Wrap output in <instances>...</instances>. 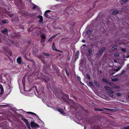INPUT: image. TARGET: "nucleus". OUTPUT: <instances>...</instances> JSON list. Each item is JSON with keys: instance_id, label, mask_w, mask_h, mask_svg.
Listing matches in <instances>:
<instances>
[{"instance_id": "21", "label": "nucleus", "mask_w": 129, "mask_h": 129, "mask_svg": "<svg viewBox=\"0 0 129 129\" xmlns=\"http://www.w3.org/2000/svg\"><path fill=\"white\" fill-rule=\"evenodd\" d=\"M54 45H55L54 43H53L52 46V49L53 50H55V51H57V50L56 49L55 47L54 46Z\"/></svg>"}, {"instance_id": "26", "label": "nucleus", "mask_w": 129, "mask_h": 129, "mask_svg": "<svg viewBox=\"0 0 129 129\" xmlns=\"http://www.w3.org/2000/svg\"><path fill=\"white\" fill-rule=\"evenodd\" d=\"M33 5H34V6L33 7V9H35L37 7H38L36 5L33 4Z\"/></svg>"}, {"instance_id": "10", "label": "nucleus", "mask_w": 129, "mask_h": 129, "mask_svg": "<svg viewBox=\"0 0 129 129\" xmlns=\"http://www.w3.org/2000/svg\"><path fill=\"white\" fill-rule=\"evenodd\" d=\"M38 18L40 19L39 20V23H41L43 22V19L42 16L41 15H39L38 16Z\"/></svg>"}, {"instance_id": "55", "label": "nucleus", "mask_w": 129, "mask_h": 129, "mask_svg": "<svg viewBox=\"0 0 129 129\" xmlns=\"http://www.w3.org/2000/svg\"><path fill=\"white\" fill-rule=\"evenodd\" d=\"M70 7H67L65 9V10H66V11H67V10L69 9V8H70Z\"/></svg>"}, {"instance_id": "60", "label": "nucleus", "mask_w": 129, "mask_h": 129, "mask_svg": "<svg viewBox=\"0 0 129 129\" xmlns=\"http://www.w3.org/2000/svg\"><path fill=\"white\" fill-rule=\"evenodd\" d=\"M26 125L27 126V127H28V126H29L30 125V124H29V123H28V124H27Z\"/></svg>"}, {"instance_id": "33", "label": "nucleus", "mask_w": 129, "mask_h": 129, "mask_svg": "<svg viewBox=\"0 0 129 129\" xmlns=\"http://www.w3.org/2000/svg\"><path fill=\"white\" fill-rule=\"evenodd\" d=\"M114 55L115 57H118L119 56V53H115L114 54Z\"/></svg>"}, {"instance_id": "31", "label": "nucleus", "mask_w": 129, "mask_h": 129, "mask_svg": "<svg viewBox=\"0 0 129 129\" xmlns=\"http://www.w3.org/2000/svg\"><path fill=\"white\" fill-rule=\"evenodd\" d=\"M1 91L0 93V94L2 95L3 94L4 92V89H1Z\"/></svg>"}, {"instance_id": "64", "label": "nucleus", "mask_w": 129, "mask_h": 129, "mask_svg": "<svg viewBox=\"0 0 129 129\" xmlns=\"http://www.w3.org/2000/svg\"><path fill=\"white\" fill-rule=\"evenodd\" d=\"M86 46V45L85 44H84L82 46L83 47H84V46Z\"/></svg>"}, {"instance_id": "23", "label": "nucleus", "mask_w": 129, "mask_h": 129, "mask_svg": "<svg viewBox=\"0 0 129 129\" xmlns=\"http://www.w3.org/2000/svg\"><path fill=\"white\" fill-rule=\"evenodd\" d=\"M39 127V125L37 123H35L34 127L35 128H38Z\"/></svg>"}, {"instance_id": "25", "label": "nucleus", "mask_w": 129, "mask_h": 129, "mask_svg": "<svg viewBox=\"0 0 129 129\" xmlns=\"http://www.w3.org/2000/svg\"><path fill=\"white\" fill-rule=\"evenodd\" d=\"M91 33V31L90 30H88L87 31L86 34L87 35H89Z\"/></svg>"}, {"instance_id": "49", "label": "nucleus", "mask_w": 129, "mask_h": 129, "mask_svg": "<svg viewBox=\"0 0 129 129\" xmlns=\"http://www.w3.org/2000/svg\"><path fill=\"white\" fill-rule=\"evenodd\" d=\"M9 55H10V56H11L12 55V53L11 52V51H10L9 52Z\"/></svg>"}, {"instance_id": "22", "label": "nucleus", "mask_w": 129, "mask_h": 129, "mask_svg": "<svg viewBox=\"0 0 129 129\" xmlns=\"http://www.w3.org/2000/svg\"><path fill=\"white\" fill-rule=\"evenodd\" d=\"M88 52L89 53V55H90L91 54L92 52V49L91 48H89L88 50Z\"/></svg>"}, {"instance_id": "58", "label": "nucleus", "mask_w": 129, "mask_h": 129, "mask_svg": "<svg viewBox=\"0 0 129 129\" xmlns=\"http://www.w3.org/2000/svg\"><path fill=\"white\" fill-rule=\"evenodd\" d=\"M45 41V40L42 39H41V42H44V41Z\"/></svg>"}, {"instance_id": "7", "label": "nucleus", "mask_w": 129, "mask_h": 129, "mask_svg": "<svg viewBox=\"0 0 129 129\" xmlns=\"http://www.w3.org/2000/svg\"><path fill=\"white\" fill-rule=\"evenodd\" d=\"M31 89L29 90H25V89H20V92L23 94H26L29 92Z\"/></svg>"}, {"instance_id": "38", "label": "nucleus", "mask_w": 129, "mask_h": 129, "mask_svg": "<svg viewBox=\"0 0 129 129\" xmlns=\"http://www.w3.org/2000/svg\"><path fill=\"white\" fill-rule=\"evenodd\" d=\"M116 95L118 96H121V94L120 93H117L116 94Z\"/></svg>"}, {"instance_id": "61", "label": "nucleus", "mask_w": 129, "mask_h": 129, "mask_svg": "<svg viewBox=\"0 0 129 129\" xmlns=\"http://www.w3.org/2000/svg\"><path fill=\"white\" fill-rule=\"evenodd\" d=\"M70 57H69L68 58L67 60H69L70 59Z\"/></svg>"}, {"instance_id": "20", "label": "nucleus", "mask_w": 129, "mask_h": 129, "mask_svg": "<svg viewBox=\"0 0 129 129\" xmlns=\"http://www.w3.org/2000/svg\"><path fill=\"white\" fill-rule=\"evenodd\" d=\"M35 123L34 121H31L30 122V125L32 127H34Z\"/></svg>"}, {"instance_id": "57", "label": "nucleus", "mask_w": 129, "mask_h": 129, "mask_svg": "<svg viewBox=\"0 0 129 129\" xmlns=\"http://www.w3.org/2000/svg\"><path fill=\"white\" fill-rule=\"evenodd\" d=\"M2 75L3 76H4L5 77L7 76V75H6L5 74H3Z\"/></svg>"}, {"instance_id": "15", "label": "nucleus", "mask_w": 129, "mask_h": 129, "mask_svg": "<svg viewBox=\"0 0 129 129\" xmlns=\"http://www.w3.org/2000/svg\"><path fill=\"white\" fill-rule=\"evenodd\" d=\"M22 82L23 83V84L24 87V89H25V79L23 78L22 80Z\"/></svg>"}, {"instance_id": "1", "label": "nucleus", "mask_w": 129, "mask_h": 129, "mask_svg": "<svg viewBox=\"0 0 129 129\" xmlns=\"http://www.w3.org/2000/svg\"><path fill=\"white\" fill-rule=\"evenodd\" d=\"M121 68L122 67H119L116 70L111 69L109 70V73L111 75H113L116 72H118L119 71Z\"/></svg>"}, {"instance_id": "18", "label": "nucleus", "mask_w": 129, "mask_h": 129, "mask_svg": "<svg viewBox=\"0 0 129 129\" xmlns=\"http://www.w3.org/2000/svg\"><path fill=\"white\" fill-rule=\"evenodd\" d=\"M117 48V46H113L112 48V50H116Z\"/></svg>"}, {"instance_id": "6", "label": "nucleus", "mask_w": 129, "mask_h": 129, "mask_svg": "<svg viewBox=\"0 0 129 129\" xmlns=\"http://www.w3.org/2000/svg\"><path fill=\"white\" fill-rule=\"evenodd\" d=\"M55 110H56L59 112L61 114H64V112L63 109L62 108H61L59 107H56L55 108Z\"/></svg>"}, {"instance_id": "59", "label": "nucleus", "mask_w": 129, "mask_h": 129, "mask_svg": "<svg viewBox=\"0 0 129 129\" xmlns=\"http://www.w3.org/2000/svg\"><path fill=\"white\" fill-rule=\"evenodd\" d=\"M27 127L28 129H31V128L30 127V125L29 126H28Z\"/></svg>"}, {"instance_id": "11", "label": "nucleus", "mask_w": 129, "mask_h": 129, "mask_svg": "<svg viewBox=\"0 0 129 129\" xmlns=\"http://www.w3.org/2000/svg\"><path fill=\"white\" fill-rule=\"evenodd\" d=\"M27 113H28V114H32V115H34L36 116H37V118H38V119L39 120L41 121V120L39 118L38 116L35 113H34L33 112H27Z\"/></svg>"}, {"instance_id": "29", "label": "nucleus", "mask_w": 129, "mask_h": 129, "mask_svg": "<svg viewBox=\"0 0 129 129\" xmlns=\"http://www.w3.org/2000/svg\"><path fill=\"white\" fill-rule=\"evenodd\" d=\"M41 37L42 39L45 40V37L44 35H42L41 36Z\"/></svg>"}, {"instance_id": "40", "label": "nucleus", "mask_w": 129, "mask_h": 129, "mask_svg": "<svg viewBox=\"0 0 129 129\" xmlns=\"http://www.w3.org/2000/svg\"><path fill=\"white\" fill-rule=\"evenodd\" d=\"M86 75H87V78H88V79H90V77L89 75L88 74H86Z\"/></svg>"}, {"instance_id": "34", "label": "nucleus", "mask_w": 129, "mask_h": 129, "mask_svg": "<svg viewBox=\"0 0 129 129\" xmlns=\"http://www.w3.org/2000/svg\"><path fill=\"white\" fill-rule=\"evenodd\" d=\"M44 15H45V16L47 18L48 17V15L47 13L45 12V13H44Z\"/></svg>"}, {"instance_id": "12", "label": "nucleus", "mask_w": 129, "mask_h": 129, "mask_svg": "<svg viewBox=\"0 0 129 129\" xmlns=\"http://www.w3.org/2000/svg\"><path fill=\"white\" fill-rule=\"evenodd\" d=\"M102 80L103 81L107 84L109 83V82L107 79L105 78H103L102 79Z\"/></svg>"}, {"instance_id": "44", "label": "nucleus", "mask_w": 129, "mask_h": 129, "mask_svg": "<svg viewBox=\"0 0 129 129\" xmlns=\"http://www.w3.org/2000/svg\"><path fill=\"white\" fill-rule=\"evenodd\" d=\"M120 88V87L119 86H117L114 87V89H119Z\"/></svg>"}, {"instance_id": "46", "label": "nucleus", "mask_w": 129, "mask_h": 129, "mask_svg": "<svg viewBox=\"0 0 129 129\" xmlns=\"http://www.w3.org/2000/svg\"><path fill=\"white\" fill-rule=\"evenodd\" d=\"M37 88V87L36 86H33L31 89H36Z\"/></svg>"}, {"instance_id": "3", "label": "nucleus", "mask_w": 129, "mask_h": 129, "mask_svg": "<svg viewBox=\"0 0 129 129\" xmlns=\"http://www.w3.org/2000/svg\"><path fill=\"white\" fill-rule=\"evenodd\" d=\"M93 91H94L95 93L98 95L102 93V89H93Z\"/></svg>"}, {"instance_id": "43", "label": "nucleus", "mask_w": 129, "mask_h": 129, "mask_svg": "<svg viewBox=\"0 0 129 129\" xmlns=\"http://www.w3.org/2000/svg\"><path fill=\"white\" fill-rule=\"evenodd\" d=\"M18 2V3L19 4H21L22 2L21 0H17Z\"/></svg>"}, {"instance_id": "48", "label": "nucleus", "mask_w": 129, "mask_h": 129, "mask_svg": "<svg viewBox=\"0 0 129 129\" xmlns=\"http://www.w3.org/2000/svg\"><path fill=\"white\" fill-rule=\"evenodd\" d=\"M121 50L123 52H125L126 51V50L124 48L122 49Z\"/></svg>"}, {"instance_id": "53", "label": "nucleus", "mask_w": 129, "mask_h": 129, "mask_svg": "<svg viewBox=\"0 0 129 129\" xmlns=\"http://www.w3.org/2000/svg\"><path fill=\"white\" fill-rule=\"evenodd\" d=\"M0 89H3L2 86L0 84Z\"/></svg>"}, {"instance_id": "54", "label": "nucleus", "mask_w": 129, "mask_h": 129, "mask_svg": "<svg viewBox=\"0 0 129 129\" xmlns=\"http://www.w3.org/2000/svg\"><path fill=\"white\" fill-rule=\"evenodd\" d=\"M122 1L123 2L125 3L127 1V0H122Z\"/></svg>"}, {"instance_id": "56", "label": "nucleus", "mask_w": 129, "mask_h": 129, "mask_svg": "<svg viewBox=\"0 0 129 129\" xmlns=\"http://www.w3.org/2000/svg\"><path fill=\"white\" fill-rule=\"evenodd\" d=\"M82 42L83 43H85V40L84 39L82 40Z\"/></svg>"}, {"instance_id": "41", "label": "nucleus", "mask_w": 129, "mask_h": 129, "mask_svg": "<svg viewBox=\"0 0 129 129\" xmlns=\"http://www.w3.org/2000/svg\"><path fill=\"white\" fill-rule=\"evenodd\" d=\"M104 88L105 89H112L111 88H110L109 87H108L107 86H104Z\"/></svg>"}, {"instance_id": "2", "label": "nucleus", "mask_w": 129, "mask_h": 129, "mask_svg": "<svg viewBox=\"0 0 129 129\" xmlns=\"http://www.w3.org/2000/svg\"><path fill=\"white\" fill-rule=\"evenodd\" d=\"M107 93V94H108L112 98H113V94L114 93V92L111 90L112 89H105Z\"/></svg>"}, {"instance_id": "36", "label": "nucleus", "mask_w": 129, "mask_h": 129, "mask_svg": "<svg viewBox=\"0 0 129 129\" xmlns=\"http://www.w3.org/2000/svg\"><path fill=\"white\" fill-rule=\"evenodd\" d=\"M105 110H108L109 111H113V110H114V109H109V108H105Z\"/></svg>"}, {"instance_id": "62", "label": "nucleus", "mask_w": 129, "mask_h": 129, "mask_svg": "<svg viewBox=\"0 0 129 129\" xmlns=\"http://www.w3.org/2000/svg\"><path fill=\"white\" fill-rule=\"evenodd\" d=\"M31 61L33 63H34L35 62L33 60H31Z\"/></svg>"}, {"instance_id": "35", "label": "nucleus", "mask_w": 129, "mask_h": 129, "mask_svg": "<svg viewBox=\"0 0 129 129\" xmlns=\"http://www.w3.org/2000/svg\"><path fill=\"white\" fill-rule=\"evenodd\" d=\"M65 71H66V73L67 74V75L68 76H69V73L68 71L66 69H65Z\"/></svg>"}, {"instance_id": "32", "label": "nucleus", "mask_w": 129, "mask_h": 129, "mask_svg": "<svg viewBox=\"0 0 129 129\" xmlns=\"http://www.w3.org/2000/svg\"><path fill=\"white\" fill-rule=\"evenodd\" d=\"M14 20L15 21H18V16H16L15 17V18L14 19Z\"/></svg>"}, {"instance_id": "42", "label": "nucleus", "mask_w": 129, "mask_h": 129, "mask_svg": "<svg viewBox=\"0 0 129 129\" xmlns=\"http://www.w3.org/2000/svg\"><path fill=\"white\" fill-rule=\"evenodd\" d=\"M52 38L51 37V38H50L48 40V42H49V41H51L52 39Z\"/></svg>"}, {"instance_id": "28", "label": "nucleus", "mask_w": 129, "mask_h": 129, "mask_svg": "<svg viewBox=\"0 0 129 129\" xmlns=\"http://www.w3.org/2000/svg\"><path fill=\"white\" fill-rule=\"evenodd\" d=\"M118 79L117 78H115L114 79H112V81H117L118 80Z\"/></svg>"}, {"instance_id": "14", "label": "nucleus", "mask_w": 129, "mask_h": 129, "mask_svg": "<svg viewBox=\"0 0 129 129\" xmlns=\"http://www.w3.org/2000/svg\"><path fill=\"white\" fill-rule=\"evenodd\" d=\"M2 33L5 35H7L8 33V31L7 29H5L4 30L1 31Z\"/></svg>"}, {"instance_id": "50", "label": "nucleus", "mask_w": 129, "mask_h": 129, "mask_svg": "<svg viewBox=\"0 0 129 129\" xmlns=\"http://www.w3.org/2000/svg\"><path fill=\"white\" fill-rule=\"evenodd\" d=\"M51 12V11L50 10H46L45 12L47 13H49V12Z\"/></svg>"}, {"instance_id": "17", "label": "nucleus", "mask_w": 129, "mask_h": 129, "mask_svg": "<svg viewBox=\"0 0 129 129\" xmlns=\"http://www.w3.org/2000/svg\"><path fill=\"white\" fill-rule=\"evenodd\" d=\"M42 54L43 55L47 57L48 58L50 56V55L49 54L44 52Z\"/></svg>"}, {"instance_id": "8", "label": "nucleus", "mask_w": 129, "mask_h": 129, "mask_svg": "<svg viewBox=\"0 0 129 129\" xmlns=\"http://www.w3.org/2000/svg\"><path fill=\"white\" fill-rule=\"evenodd\" d=\"M17 61L18 63L19 64H22L23 63L21 61V57H18L17 59Z\"/></svg>"}, {"instance_id": "24", "label": "nucleus", "mask_w": 129, "mask_h": 129, "mask_svg": "<svg viewBox=\"0 0 129 129\" xmlns=\"http://www.w3.org/2000/svg\"><path fill=\"white\" fill-rule=\"evenodd\" d=\"M94 110L95 111H103V110L101 109H99L97 108H95L94 109Z\"/></svg>"}, {"instance_id": "63", "label": "nucleus", "mask_w": 129, "mask_h": 129, "mask_svg": "<svg viewBox=\"0 0 129 129\" xmlns=\"http://www.w3.org/2000/svg\"><path fill=\"white\" fill-rule=\"evenodd\" d=\"M6 123H7L6 122V121L4 122H3V124H5Z\"/></svg>"}, {"instance_id": "30", "label": "nucleus", "mask_w": 129, "mask_h": 129, "mask_svg": "<svg viewBox=\"0 0 129 129\" xmlns=\"http://www.w3.org/2000/svg\"><path fill=\"white\" fill-rule=\"evenodd\" d=\"M60 34V33H59L58 34H56V35H54L52 37H51L52 38H54L55 37L58 35H59Z\"/></svg>"}, {"instance_id": "37", "label": "nucleus", "mask_w": 129, "mask_h": 129, "mask_svg": "<svg viewBox=\"0 0 129 129\" xmlns=\"http://www.w3.org/2000/svg\"><path fill=\"white\" fill-rule=\"evenodd\" d=\"M123 128L124 129H129V125L124 127Z\"/></svg>"}, {"instance_id": "27", "label": "nucleus", "mask_w": 129, "mask_h": 129, "mask_svg": "<svg viewBox=\"0 0 129 129\" xmlns=\"http://www.w3.org/2000/svg\"><path fill=\"white\" fill-rule=\"evenodd\" d=\"M64 96L67 98V99H69V95L66 94H64Z\"/></svg>"}, {"instance_id": "13", "label": "nucleus", "mask_w": 129, "mask_h": 129, "mask_svg": "<svg viewBox=\"0 0 129 129\" xmlns=\"http://www.w3.org/2000/svg\"><path fill=\"white\" fill-rule=\"evenodd\" d=\"M21 120L22 121H23L26 124H27L29 123L27 120L24 118H22Z\"/></svg>"}, {"instance_id": "39", "label": "nucleus", "mask_w": 129, "mask_h": 129, "mask_svg": "<svg viewBox=\"0 0 129 129\" xmlns=\"http://www.w3.org/2000/svg\"><path fill=\"white\" fill-rule=\"evenodd\" d=\"M89 85L91 86H93V83L91 82H89Z\"/></svg>"}, {"instance_id": "52", "label": "nucleus", "mask_w": 129, "mask_h": 129, "mask_svg": "<svg viewBox=\"0 0 129 129\" xmlns=\"http://www.w3.org/2000/svg\"><path fill=\"white\" fill-rule=\"evenodd\" d=\"M2 75H1L0 76V78L1 80H3V79H2Z\"/></svg>"}, {"instance_id": "51", "label": "nucleus", "mask_w": 129, "mask_h": 129, "mask_svg": "<svg viewBox=\"0 0 129 129\" xmlns=\"http://www.w3.org/2000/svg\"><path fill=\"white\" fill-rule=\"evenodd\" d=\"M2 22L4 23H6V21L5 20H3L2 21Z\"/></svg>"}, {"instance_id": "45", "label": "nucleus", "mask_w": 129, "mask_h": 129, "mask_svg": "<svg viewBox=\"0 0 129 129\" xmlns=\"http://www.w3.org/2000/svg\"><path fill=\"white\" fill-rule=\"evenodd\" d=\"M125 72V71L124 70H123L121 72L120 74L122 75Z\"/></svg>"}, {"instance_id": "47", "label": "nucleus", "mask_w": 129, "mask_h": 129, "mask_svg": "<svg viewBox=\"0 0 129 129\" xmlns=\"http://www.w3.org/2000/svg\"><path fill=\"white\" fill-rule=\"evenodd\" d=\"M77 79H78V80L80 82H81V81H80V77H79L78 76V77H77Z\"/></svg>"}, {"instance_id": "9", "label": "nucleus", "mask_w": 129, "mask_h": 129, "mask_svg": "<svg viewBox=\"0 0 129 129\" xmlns=\"http://www.w3.org/2000/svg\"><path fill=\"white\" fill-rule=\"evenodd\" d=\"M79 54V51H77L76 53V54L75 56V61H76V60L78 58V56Z\"/></svg>"}, {"instance_id": "5", "label": "nucleus", "mask_w": 129, "mask_h": 129, "mask_svg": "<svg viewBox=\"0 0 129 129\" xmlns=\"http://www.w3.org/2000/svg\"><path fill=\"white\" fill-rule=\"evenodd\" d=\"M52 91L54 92V93L56 96H58L59 94V93H58L57 91L60 92L61 91V89H52Z\"/></svg>"}, {"instance_id": "16", "label": "nucleus", "mask_w": 129, "mask_h": 129, "mask_svg": "<svg viewBox=\"0 0 129 129\" xmlns=\"http://www.w3.org/2000/svg\"><path fill=\"white\" fill-rule=\"evenodd\" d=\"M119 12L117 10H114L112 13V14L113 15L116 14Z\"/></svg>"}, {"instance_id": "4", "label": "nucleus", "mask_w": 129, "mask_h": 129, "mask_svg": "<svg viewBox=\"0 0 129 129\" xmlns=\"http://www.w3.org/2000/svg\"><path fill=\"white\" fill-rule=\"evenodd\" d=\"M105 49L106 48L105 47H103L99 50L98 52L96 54V55H102L103 54V52L105 50Z\"/></svg>"}, {"instance_id": "19", "label": "nucleus", "mask_w": 129, "mask_h": 129, "mask_svg": "<svg viewBox=\"0 0 129 129\" xmlns=\"http://www.w3.org/2000/svg\"><path fill=\"white\" fill-rule=\"evenodd\" d=\"M94 83L95 85L98 87H100V85L97 82V81H96L94 80Z\"/></svg>"}]
</instances>
